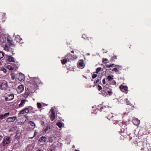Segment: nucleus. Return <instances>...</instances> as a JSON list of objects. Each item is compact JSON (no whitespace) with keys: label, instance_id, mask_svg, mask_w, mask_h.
Here are the masks:
<instances>
[{"label":"nucleus","instance_id":"obj_4","mask_svg":"<svg viewBox=\"0 0 151 151\" xmlns=\"http://www.w3.org/2000/svg\"><path fill=\"white\" fill-rule=\"evenodd\" d=\"M29 111V107H26L22 109V110L20 111L19 114H24L25 113H28Z\"/></svg>","mask_w":151,"mask_h":151},{"label":"nucleus","instance_id":"obj_46","mask_svg":"<svg viewBox=\"0 0 151 151\" xmlns=\"http://www.w3.org/2000/svg\"><path fill=\"white\" fill-rule=\"evenodd\" d=\"M41 125L43 126L45 125V123H44V122H42L41 123Z\"/></svg>","mask_w":151,"mask_h":151},{"label":"nucleus","instance_id":"obj_55","mask_svg":"<svg viewBox=\"0 0 151 151\" xmlns=\"http://www.w3.org/2000/svg\"><path fill=\"white\" fill-rule=\"evenodd\" d=\"M97 110V109H95V111H96V110ZM98 110H99V109H98Z\"/></svg>","mask_w":151,"mask_h":151},{"label":"nucleus","instance_id":"obj_30","mask_svg":"<svg viewBox=\"0 0 151 151\" xmlns=\"http://www.w3.org/2000/svg\"><path fill=\"white\" fill-rule=\"evenodd\" d=\"M29 123L32 127L35 126V123L34 122H33L32 121H30L29 122Z\"/></svg>","mask_w":151,"mask_h":151},{"label":"nucleus","instance_id":"obj_48","mask_svg":"<svg viewBox=\"0 0 151 151\" xmlns=\"http://www.w3.org/2000/svg\"><path fill=\"white\" fill-rule=\"evenodd\" d=\"M3 69L4 70L3 71L4 72L6 73V70L4 68H3Z\"/></svg>","mask_w":151,"mask_h":151},{"label":"nucleus","instance_id":"obj_32","mask_svg":"<svg viewBox=\"0 0 151 151\" xmlns=\"http://www.w3.org/2000/svg\"><path fill=\"white\" fill-rule=\"evenodd\" d=\"M9 48L7 46L5 45L4 47V50L6 51H8L9 50Z\"/></svg>","mask_w":151,"mask_h":151},{"label":"nucleus","instance_id":"obj_60","mask_svg":"<svg viewBox=\"0 0 151 151\" xmlns=\"http://www.w3.org/2000/svg\"><path fill=\"white\" fill-rule=\"evenodd\" d=\"M76 151H79L78 150H76Z\"/></svg>","mask_w":151,"mask_h":151},{"label":"nucleus","instance_id":"obj_42","mask_svg":"<svg viewBox=\"0 0 151 151\" xmlns=\"http://www.w3.org/2000/svg\"><path fill=\"white\" fill-rule=\"evenodd\" d=\"M141 150H143V151H146V149L145 148V147H144L143 148H142L141 149Z\"/></svg>","mask_w":151,"mask_h":151},{"label":"nucleus","instance_id":"obj_3","mask_svg":"<svg viewBox=\"0 0 151 151\" xmlns=\"http://www.w3.org/2000/svg\"><path fill=\"white\" fill-rule=\"evenodd\" d=\"M14 97V96L13 94H7L6 95L5 99V101H10L13 99Z\"/></svg>","mask_w":151,"mask_h":151},{"label":"nucleus","instance_id":"obj_35","mask_svg":"<svg viewBox=\"0 0 151 151\" xmlns=\"http://www.w3.org/2000/svg\"><path fill=\"white\" fill-rule=\"evenodd\" d=\"M107 61L108 60L106 58H103L102 59V62L103 63H106L107 62Z\"/></svg>","mask_w":151,"mask_h":151},{"label":"nucleus","instance_id":"obj_45","mask_svg":"<svg viewBox=\"0 0 151 151\" xmlns=\"http://www.w3.org/2000/svg\"><path fill=\"white\" fill-rule=\"evenodd\" d=\"M12 75H13L12 73L11 74V75L12 76V79H13V80H14V77L12 76Z\"/></svg>","mask_w":151,"mask_h":151},{"label":"nucleus","instance_id":"obj_49","mask_svg":"<svg viewBox=\"0 0 151 151\" xmlns=\"http://www.w3.org/2000/svg\"><path fill=\"white\" fill-rule=\"evenodd\" d=\"M92 78L93 79L94 78V74H93L92 75Z\"/></svg>","mask_w":151,"mask_h":151},{"label":"nucleus","instance_id":"obj_44","mask_svg":"<svg viewBox=\"0 0 151 151\" xmlns=\"http://www.w3.org/2000/svg\"><path fill=\"white\" fill-rule=\"evenodd\" d=\"M37 134V133H36V131H35V133H34V136H33V137H31L30 138L31 139H32L33 137L35 136Z\"/></svg>","mask_w":151,"mask_h":151},{"label":"nucleus","instance_id":"obj_5","mask_svg":"<svg viewBox=\"0 0 151 151\" xmlns=\"http://www.w3.org/2000/svg\"><path fill=\"white\" fill-rule=\"evenodd\" d=\"M119 88L121 91L123 92H124L126 93H127L128 92V87L126 86H123L121 85L119 86Z\"/></svg>","mask_w":151,"mask_h":151},{"label":"nucleus","instance_id":"obj_13","mask_svg":"<svg viewBox=\"0 0 151 151\" xmlns=\"http://www.w3.org/2000/svg\"><path fill=\"white\" fill-rule=\"evenodd\" d=\"M18 79L20 81H24L25 79L24 75L22 73H20Z\"/></svg>","mask_w":151,"mask_h":151},{"label":"nucleus","instance_id":"obj_47","mask_svg":"<svg viewBox=\"0 0 151 151\" xmlns=\"http://www.w3.org/2000/svg\"><path fill=\"white\" fill-rule=\"evenodd\" d=\"M86 37V35H82V37H84V38Z\"/></svg>","mask_w":151,"mask_h":151},{"label":"nucleus","instance_id":"obj_15","mask_svg":"<svg viewBox=\"0 0 151 151\" xmlns=\"http://www.w3.org/2000/svg\"><path fill=\"white\" fill-rule=\"evenodd\" d=\"M47 140V138L45 137L42 136L39 139V141L40 142H45Z\"/></svg>","mask_w":151,"mask_h":151},{"label":"nucleus","instance_id":"obj_57","mask_svg":"<svg viewBox=\"0 0 151 151\" xmlns=\"http://www.w3.org/2000/svg\"><path fill=\"white\" fill-rule=\"evenodd\" d=\"M87 55H90V54H89V53H88V54H87Z\"/></svg>","mask_w":151,"mask_h":151},{"label":"nucleus","instance_id":"obj_7","mask_svg":"<svg viewBox=\"0 0 151 151\" xmlns=\"http://www.w3.org/2000/svg\"><path fill=\"white\" fill-rule=\"evenodd\" d=\"M51 114L50 116V119L51 121H54L55 119V112L54 110L51 109L50 110Z\"/></svg>","mask_w":151,"mask_h":151},{"label":"nucleus","instance_id":"obj_2","mask_svg":"<svg viewBox=\"0 0 151 151\" xmlns=\"http://www.w3.org/2000/svg\"><path fill=\"white\" fill-rule=\"evenodd\" d=\"M65 58L68 60V61H69L70 60L76 59L77 57L75 55H72L70 53H68L65 56Z\"/></svg>","mask_w":151,"mask_h":151},{"label":"nucleus","instance_id":"obj_38","mask_svg":"<svg viewBox=\"0 0 151 151\" xmlns=\"http://www.w3.org/2000/svg\"><path fill=\"white\" fill-rule=\"evenodd\" d=\"M101 70V68H98L96 69V71L95 73H98V72L100 71Z\"/></svg>","mask_w":151,"mask_h":151},{"label":"nucleus","instance_id":"obj_27","mask_svg":"<svg viewBox=\"0 0 151 151\" xmlns=\"http://www.w3.org/2000/svg\"><path fill=\"white\" fill-rule=\"evenodd\" d=\"M117 59V56L116 55L114 56L110 60L111 61H114L115 59Z\"/></svg>","mask_w":151,"mask_h":151},{"label":"nucleus","instance_id":"obj_50","mask_svg":"<svg viewBox=\"0 0 151 151\" xmlns=\"http://www.w3.org/2000/svg\"><path fill=\"white\" fill-rule=\"evenodd\" d=\"M99 81V79H97L96 81V83H98Z\"/></svg>","mask_w":151,"mask_h":151},{"label":"nucleus","instance_id":"obj_56","mask_svg":"<svg viewBox=\"0 0 151 151\" xmlns=\"http://www.w3.org/2000/svg\"><path fill=\"white\" fill-rule=\"evenodd\" d=\"M37 151H41L40 150H38Z\"/></svg>","mask_w":151,"mask_h":151},{"label":"nucleus","instance_id":"obj_37","mask_svg":"<svg viewBox=\"0 0 151 151\" xmlns=\"http://www.w3.org/2000/svg\"><path fill=\"white\" fill-rule=\"evenodd\" d=\"M112 70L113 71H114L115 72H118L119 70L116 68H114L113 69H112Z\"/></svg>","mask_w":151,"mask_h":151},{"label":"nucleus","instance_id":"obj_25","mask_svg":"<svg viewBox=\"0 0 151 151\" xmlns=\"http://www.w3.org/2000/svg\"><path fill=\"white\" fill-rule=\"evenodd\" d=\"M50 129V127L49 126H47L44 130V132L45 133H46Z\"/></svg>","mask_w":151,"mask_h":151},{"label":"nucleus","instance_id":"obj_19","mask_svg":"<svg viewBox=\"0 0 151 151\" xmlns=\"http://www.w3.org/2000/svg\"><path fill=\"white\" fill-rule=\"evenodd\" d=\"M106 94L109 96H111L112 95L113 92L112 91V89H111L110 90L106 92L105 93Z\"/></svg>","mask_w":151,"mask_h":151},{"label":"nucleus","instance_id":"obj_17","mask_svg":"<svg viewBox=\"0 0 151 151\" xmlns=\"http://www.w3.org/2000/svg\"><path fill=\"white\" fill-rule=\"evenodd\" d=\"M26 100H22L21 101V102L20 104L19 105V107L21 108L24 106V104H25V102Z\"/></svg>","mask_w":151,"mask_h":151},{"label":"nucleus","instance_id":"obj_18","mask_svg":"<svg viewBox=\"0 0 151 151\" xmlns=\"http://www.w3.org/2000/svg\"><path fill=\"white\" fill-rule=\"evenodd\" d=\"M114 76L113 75H109L107 76L106 80L109 81H111L113 79Z\"/></svg>","mask_w":151,"mask_h":151},{"label":"nucleus","instance_id":"obj_16","mask_svg":"<svg viewBox=\"0 0 151 151\" xmlns=\"http://www.w3.org/2000/svg\"><path fill=\"white\" fill-rule=\"evenodd\" d=\"M7 40L8 42L11 45H14V43L13 42V40L11 39L8 37H7Z\"/></svg>","mask_w":151,"mask_h":151},{"label":"nucleus","instance_id":"obj_12","mask_svg":"<svg viewBox=\"0 0 151 151\" xmlns=\"http://www.w3.org/2000/svg\"><path fill=\"white\" fill-rule=\"evenodd\" d=\"M111 89V88H109V86L108 85H106L103 87V90L102 91L104 93H106Z\"/></svg>","mask_w":151,"mask_h":151},{"label":"nucleus","instance_id":"obj_39","mask_svg":"<svg viewBox=\"0 0 151 151\" xmlns=\"http://www.w3.org/2000/svg\"><path fill=\"white\" fill-rule=\"evenodd\" d=\"M114 64H110V65H106V66L108 68H110V67H111V66H112L113 65H114Z\"/></svg>","mask_w":151,"mask_h":151},{"label":"nucleus","instance_id":"obj_61","mask_svg":"<svg viewBox=\"0 0 151 151\" xmlns=\"http://www.w3.org/2000/svg\"><path fill=\"white\" fill-rule=\"evenodd\" d=\"M111 115H112V116H113V115H112L111 114Z\"/></svg>","mask_w":151,"mask_h":151},{"label":"nucleus","instance_id":"obj_10","mask_svg":"<svg viewBox=\"0 0 151 151\" xmlns=\"http://www.w3.org/2000/svg\"><path fill=\"white\" fill-rule=\"evenodd\" d=\"M0 86L1 89L6 90L7 87V84L6 82L4 81L1 83Z\"/></svg>","mask_w":151,"mask_h":151},{"label":"nucleus","instance_id":"obj_22","mask_svg":"<svg viewBox=\"0 0 151 151\" xmlns=\"http://www.w3.org/2000/svg\"><path fill=\"white\" fill-rule=\"evenodd\" d=\"M126 101L127 105H129L131 106L132 107L134 108H135V107L134 106V105H133L132 104H131L129 101L127 99L126 100Z\"/></svg>","mask_w":151,"mask_h":151},{"label":"nucleus","instance_id":"obj_11","mask_svg":"<svg viewBox=\"0 0 151 151\" xmlns=\"http://www.w3.org/2000/svg\"><path fill=\"white\" fill-rule=\"evenodd\" d=\"M24 87L22 85H19L17 88V91L18 93H21L23 91Z\"/></svg>","mask_w":151,"mask_h":151},{"label":"nucleus","instance_id":"obj_31","mask_svg":"<svg viewBox=\"0 0 151 151\" xmlns=\"http://www.w3.org/2000/svg\"><path fill=\"white\" fill-rule=\"evenodd\" d=\"M4 55V53L1 52H0V59L2 58L3 57Z\"/></svg>","mask_w":151,"mask_h":151},{"label":"nucleus","instance_id":"obj_23","mask_svg":"<svg viewBox=\"0 0 151 151\" xmlns=\"http://www.w3.org/2000/svg\"><path fill=\"white\" fill-rule=\"evenodd\" d=\"M8 60L10 62H14V58L11 56L9 57L8 58Z\"/></svg>","mask_w":151,"mask_h":151},{"label":"nucleus","instance_id":"obj_24","mask_svg":"<svg viewBox=\"0 0 151 151\" xmlns=\"http://www.w3.org/2000/svg\"><path fill=\"white\" fill-rule=\"evenodd\" d=\"M61 61L62 63L64 65L68 61V60L66 58H65L61 60Z\"/></svg>","mask_w":151,"mask_h":151},{"label":"nucleus","instance_id":"obj_28","mask_svg":"<svg viewBox=\"0 0 151 151\" xmlns=\"http://www.w3.org/2000/svg\"><path fill=\"white\" fill-rule=\"evenodd\" d=\"M37 106L38 109H40L42 107V105L40 103H37Z\"/></svg>","mask_w":151,"mask_h":151},{"label":"nucleus","instance_id":"obj_6","mask_svg":"<svg viewBox=\"0 0 151 151\" xmlns=\"http://www.w3.org/2000/svg\"><path fill=\"white\" fill-rule=\"evenodd\" d=\"M11 141L10 138L9 137H7L4 139L2 142L3 145L4 146L9 143Z\"/></svg>","mask_w":151,"mask_h":151},{"label":"nucleus","instance_id":"obj_41","mask_svg":"<svg viewBox=\"0 0 151 151\" xmlns=\"http://www.w3.org/2000/svg\"><path fill=\"white\" fill-rule=\"evenodd\" d=\"M48 151H55V150L53 148H50L49 149Z\"/></svg>","mask_w":151,"mask_h":151},{"label":"nucleus","instance_id":"obj_26","mask_svg":"<svg viewBox=\"0 0 151 151\" xmlns=\"http://www.w3.org/2000/svg\"><path fill=\"white\" fill-rule=\"evenodd\" d=\"M63 125V123L60 122H57L56 124V125L60 128H61Z\"/></svg>","mask_w":151,"mask_h":151},{"label":"nucleus","instance_id":"obj_40","mask_svg":"<svg viewBox=\"0 0 151 151\" xmlns=\"http://www.w3.org/2000/svg\"><path fill=\"white\" fill-rule=\"evenodd\" d=\"M116 66H117V69H118L119 70H121V69L122 67L121 66H119V65H115Z\"/></svg>","mask_w":151,"mask_h":151},{"label":"nucleus","instance_id":"obj_53","mask_svg":"<svg viewBox=\"0 0 151 151\" xmlns=\"http://www.w3.org/2000/svg\"><path fill=\"white\" fill-rule=\"evenodd\" d=\"M97 76V74H95V78H96Z\"/></svg>","mask_w":151,"mask_h":151},{"label":"nucleus","instance_id":"obj_29","mask_svg":"<svg viewBox=\"0 0 151 151\" xmlns=\"http://www.w3.org/2000/svg\"><path fill=\"white\" fill-rule=\"evenodd\" d=\"M49 142L50 143L54 141V139L52 137H50L49 138Z\"/></svg>","mask_w":151,"mask_h":151},{"label":"nucleus","instance_id":"obj_59","mask_svg":"<svg viewBox=\"0 0 151 151\" xmlns=\"http://www.w3.org/2000/svg\"><path fill=\"white\" fill-rule=\"evenodd\" d=\"M100 111H102V110H101V109L100 110Z\"/></svg>","mask_w":151,"mask_h":151},{"label":"nucleus","instance_id":"obj_8","mask_svg":"<svg viewBox=\"0 0 151 151\" xmlns=\"http://www.w3.org/2000/svg\"><path fill=\"white\" fill-rule=\"evenodd\" d=\"M17 118L16 116L9 117L7 118L6 120V122L8 123H10L14 122Z\"/></svg>","mask_w":151,"mask_h":151},{"label":"nucleus","instance_id":"obj_9","mask_svg":"<svg viewBox=\"0 0 151 151\" xmlns=\"http://www.w3.org/2000/svg\"><path fill=\"white\" fill-rule=\"evenodd\" d=\"M85 66V64L82 60H80L78 62V67L81 68H83Z\"/></svg>","mask_w":151,"mask_h":151},{"label":"nucleus","instance_id":"obj_51","mask_svg":"<svg viewBox=\"0 0 151 151\" xmlns=\"http://www.w3.org/2000/svg\"><path fill=\"white\" fill-rule=\"evenodd\" d=\"M92 86H88V87H91ZM93 87H94V84L92 86Z\"/></svg>","mask_w":151,"mask_h":151},{"label":"nucleus","instance_id":"obj_58","mask_svg":"<svg viewBox=\"0 0 151 151\" xmlns=\"http://www.w3.org/2000/svg\"><path fill=\"white\" fill-rule=\"evenodd\" d=\"M100 106H100V108H101V106H101V105H100Z\"/></svg>","mask_w":151,"mask_h":151},{"label":"nucleus","instance_id":"obj_36","mask_svg":"<svg viewBox=\"0 0 151 151\" xmlns=\"http://www.w3.org/2000/svg\"><path fill=\"white\" fill-rule=\"evenodd\" d=\"M30 147L32 148V146L31 145H28L27 147L26 148V150H27V151H29V149Z\"/></svg>","mask_w":151,"mask_h":151},{"label":"nucleus","instance_id":"obj_54","mask_svg":"<svg viewBox=\"0 0 151 151\" xmlns=\"http://www.w3.org/2000/svg\"><path fill=\"white\" fill-rule=\"evenodd\" d=\"M137 121V124H139V121Z\"/></svg>","mask_w":151,"mask_h":151},{"label":"nucleus","instance_id":"obj_14","mask_svg":"<svg viewBox=\"0 0 151 151\" xmlns=\"http://www.w3.org/2000/svg\"><path fill=\"white\" fill-rule=\"evenodd\" d=\"M9 114V112H8L6 113H5L3 114H0V119H4L6 117L8 116Z\"/></svg>","mask_w":151,"mask_h":151},{"label":"nucleus","instance_id":"obj_1","mask_svg":"<svg viewBox=\"0 0 151 151\" xmlns=\"http://www.w3.org/2000/svg\"><path fill=\"white\" fill-rule=\"evenodd\" d=\"M31 83L33 84L37 85V84H40V80L39 78H32L31 80Z\"/></svg>","mask_w":151,"mask_h":151},{"label":"nucleus","instance_id":"obj_34","mask_svg":"<svg viewBox=\"0 0 151 151\" xmlns=\"http://www.w3.org/2000/svg\"><path fill=\"white\" fill-rule=\"evenodd\" d=\"M97 88H98L99 91H100L102 89V87L99 85L97 86Z\"/></svg>","mask_w":151,"mask_h":151},{"label":"nucleus","instance_id":"obj_20","mask_svg":"<svg viewBox=\"0 0 151 151\" xmlns=\"http://www.w3.org/2000/svg\"><path fill=\"white\" fill-rule=\"evenodd\" d=\"M30 94V92L28 91H27L23 94V96L25 98H27Z\"/></svg>","mask_w":151,"mask_h":151},{"label":"nucleus","instance_id":"obj_33","mask_svg":"<svg viewBox=\"0 0 151 151\" xmlns=\"http://www.w3.org/2000/svg\"><path fill=\"white\" fill-rule=\"evenodd\" d=\"M7 68L10 70H14V68L10 65H8Z\"/></svg>","mask_w":151,"mask_h":151},{"label":"nucleus","instance_id":"obj_43","mask_svg":"<svg viewBox=\"0 0 151 151\" xmlns=\"http://www.w3.org/2000/svg\"><path fill=\"white\" fill-rule=\"evenodd\" d=\"M102 82L104 84H105L106 83L105 79V78L103 80Z\"/></svg>","mask_w":151,"mask_h":151},{"label":"nucleus","instance_id":"obj_21","mask_svg":"<svg viewBox=\"0 0 151 151\" xmlns=\"http://www.w3.org/2000/svg\"><path fill=\"white\" fill-rule=\"evenodd\" d=\"M21 40H22V39L19 36H17L15 37V40L17 42H20Z\"/></svg>","mask_w":151,"mask_h":151},{"label":"nucleus","instance_id":"obj_52","mask_svg":"<svg viewBox=\"0 0 151 151\" xmlns=\"http://www.w3.org/2000/svg\"><path fill=\"white\" fill-rule=\"evenodd\" d=\"M71 52L72 53H74V51L73 50H72L71 51Z\"/></svg>","mask_w":151,"mask_h":151}]
</instances>
